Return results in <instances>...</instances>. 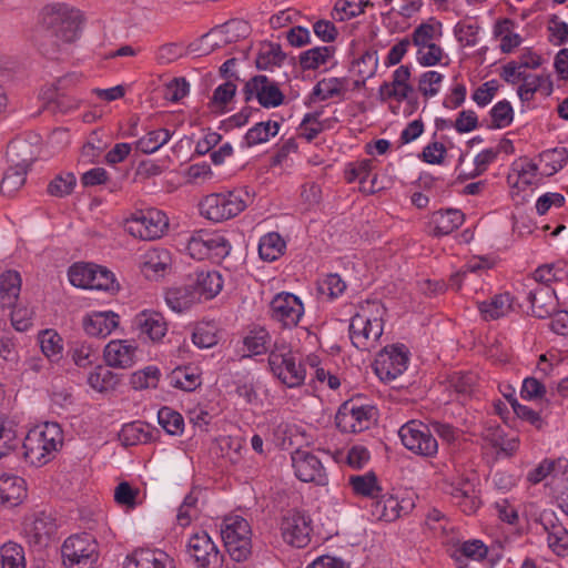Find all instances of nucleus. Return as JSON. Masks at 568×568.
Returning a JSON list of instances; mask_svg holds the SVG:
<instances>
[{
  "instance_id": "obj_1",
  "label": "nucleus",
  "mask_w": 568,
  "mask_h": 568,
  "mask_svg": "<svg viewBox=\"0 0 568 568\" xmlns=\"http://www.w3.org/2000/svg\"><path fill=\"white\" fill-rule=\"evenodd\" d=\"M42 27L49 31V42L41 44L43 54L55 58L64 44L73 43L80 36V12L64 3L45 6L40 13Z\"/></svg>"
},
{
  "instance_id": "obj_2",
  "label": "nucleus",
  "mask_w": 568,
  "mask_h": 568,
  "mask_svg": "<svg viewBox=\"0 0 568 568\" xmlns=\"http://www.w3.org/2000/svg\"><path fill=\"white\" fill-rule=\"evenodd\" d=\"M63 444V433L58 423L47 422L31 428L23 442V457L32 466L41 467L51 462Z\"/></svg>"
},
{
  "instance_id": "obj_3",
  "label": "nucleus",
  "mask_w": 568,
  "mask_h": 568,
  "mask_svg": "<svg viewBox=\"0 0 568 568\" xmlns=\"http://www.w3.org/2000/svg\"><path fill=\"white\" fill-rule=\"evenodd\" d=\"M383 313L384 307L379 302L367 301L351 318L349 338L357 349L369 352L376 348L384 329Z\"/></svg>"
},
{
  "instance_id": "obj_4",
  "label": "nucleus",
  "mask_w": 568,
  "mask_h": 568,
  "mask_svg": "<svg viewBox=\"0 0 568 568\" xmlns=\"http://www.w3.org/2000/svg\"><path fill=\"white\" fill-rule=\"evenodd\" d=\"M273 375L290 388L300 387L306 378V363L297 362L291 346L284 339L274 342L268 354Z\"/></svg>"
},
{
  "instance_id": "obj_5",
  "label": "nucleus",
  "mask_w": 568,
  "mask_h": 568,
  "mask_svg": "<svg viewBox=\"0 0 568 568\" xmlns=\"http://www.w3.org/2000/svg\"><path fill=\"white\" fill-rule=\"evenodd\" d=\"M247 197L242 191L212 193L200 202V212L210 221L223 222L242 213L247 206Z\"/></svg>"
},
{
  "instance_id": "obj_6",
  "label": "nucleus",
  "mask_w": 568,
  "mask_h": 568,
  "mask_svg": "<svg viewBox=\"0 0 568 568\" xmlns=\"http://www.w3.org/2000/svg\"><path fill=\"white\" fill-rule=\"evenodd\" d=\"M61 555L67 568H94L100 556L99 545L90 534H75L64 540Z\"/></svg>"
},
{
  "instance_id": "obj_7",
  "label": "nucleus",
  "mask_w": 568,
  "mask_h": 568,
  "mask_svg": "<svg viewBox=\"0 0 568 568\" xmlns=\"http://www.w3.org/2000/svg\"><path fill=\"white\" fill-rule=\"evenodd\" d=\"M221 536L233 560L243 561L251 555L252 531L247 520L243 517L239 515L225 517Z\"/></svg>"
},
{
  "instance_id": "obj_8",
  "label": "nucleus",
  "mask_w": 568,
  "mask_h": 568,
  "mask_svg": "<svg viewBox=\"0 0 568 568\" xmlns=\"http://www.w3.org/2000/svg\"><path fill=\"white\" fill-rule=\"evenodd\" d=\"M186 248L195 260L220 262L230 254L232 246L223 234L200 230L191 235Z\"/></svg>"
},
{
  "instance_id": "obj_9",
  "label": "nucleus",
  "mask_w": 568,
  "mask_h": 568,
  "mask_svg": "<svg viewBox=\"0 0 568 568\" xmlns=\"http://www.w3.org/2000/svg\"><path fill=\"white\" fill-rule=\"evenodd\" d=\"M398 436L402 444L416 455L434 457L438 452V443L429 426L422 422L415 419L407 422L399 428Z\"/></svg>"
},
{
  "instance_id": "obj_10",
  "label": "nucleus",
  "mask_w": 568,
  "mask_h": 568,
  "mask_svg": "<svg viewBox=\"0 0 568 568\" xmlns=\"http://www.w3.org/2000/svg\"><path fill=\"white\" fill-rule=\"evenodd\" d=\"M375 419V407L357 405L352 400L343 403L335 415L337 428L343 433L349 434H357L368 429Z\"/></svg>"
},
{
  "instance_id": "obj_11",
  "label": "nucleus",
  "mask_w": 568,
  "mask_h": 568,
  "mask_svg": "<svg viewBox=\"0 0 568 568\" xmlns=\"http://www.w3.org/2000/svg\"><path fill=\"white\" fill-rule=\"evenodd\" d=\"M169 227L166 214L156 209L135 213L126 223V230L134 237L144 241L160 239Z\"/></svg>"
},
{
  "instance_id": "obj_12",
  "label": "nucleus",
  "mask_w": 568,
  "mask_h": 568,
  "mask_svg": "<svg viewBox=\"0 0 568 568\" xmlns=\"http://www.w3.org/2000/svg\"><path fill=\"white\" fill-rule=\"evenodd\" d=\"M408 363V354L404 345H392L383 348L374 361V371L384 382H390L402 375Z\"/></svg>"
},
{
  "instance_id": "obj_13",
  "label": "nucleus",
  "mask_w": 568,
  "mask_h": 568,
  "mask_svg": "<svg viewBox=\"0 0 568 568\" xmlns=\"http://www.w3.org/2000/svg\"><path fill=\"white\" fill-rule=\"evenodd\" d=\"M304 314L301 300L287 292L276 294L270 303V316L284 328L295 327Z\"/></svg>"
},
{
  "instance_id": "obj_14",
  "label": "nucleus",
  "mask_w": 568,
  "mask_h": 568,
  "mask_svg": "<svg viewBox=\"0 0 568 568\" xmlns=\"http://www.w3.org/2000/svg\"><path fill=\"white\" fill-rule=\"evenodd\" d=\"M311 518L298 510H288L281 520L283 540L296 548H304L311 541Z\"/></svg>"
},
{
  "instance_id": "obj_15",
  "label": "nucleus",
  "mask_w": 568,
  "mask_h": 568,
  "mask_svg": "<svg viewBox=\"0 0 568 568\" xmlns=\"http://www.w3.org/2000/svg\"><path fill=\"white\" fill-rule=\"evenodd\" d=\"M245 102L256 99L263 108H276L284 101V94L275 81L266 75H255L251 78L243 88Z\"/></svg>"
},
{
  "instance_id": "obj_16",
  "label": "nucleus",
  "mask_w": 568,
  "mask_h": 568,
  "mask_svg": "<svg viewBox=\"0 0 568 568\" xmlns=\"http://www.w3.org/2000/svg\"><path fill=\"white\" fill-rule=\"evenodd\" d=\"M292 466L295 476L304 483H313L317 486L328 484V475L322 460L313 453L304 449H296L292 453Z\"/></svg>"
},
{
  "instance_id": "obj_17",
  "label": "nucleus",
  "mask_w": 568,
  "mask_h": 568,
  "mask_svg": "<svg viewBox=\"0 0 568 568\" xmlns=\"http://www.w3.org/2000/svg\"><path fill=\"white\" fill-rule=\"evenodd\" d=\"M187 552L197 568H221L222 566L223 556L204 530L191 536Z\"/></svg>"
},
{
  "instance_id": "obj_18",
  "label": "nucleus",
  "mask_w": 568,
  "mask_h": 568,
  "mask_svg": "<svg viewBox=\"0 0 568 568\" xmlns=\"http://www.w3.org/2000/svg\"><path fill=\"white\" fill-rule=\"evenodd\" d=\"M410 67L407 64L399 65L392 74V81L383 82L379 85L378 94L382 101L396 100L397 102L407 101L408 104L416 105L417 100L412 98L414 88L409 83Z\"/></svg>"
},
{
  "instance_id": "obj_19",
  "label": "nucleus",
  "mask_w": 568,
  "mask_h": 568,
  "mask_svg": "<svg viewBox=\"0 0 568 568\" xmlns=\"http://www.w3.org/2000/svg\"><path fill=\"white\" fill-rule=\"evenodd\" d=\"M414 503L410 498L399 499L393 494H379L372 504V515L386 523H393L412 511Z\"/></svg>"
},
{
  "instance_id": "obj_20",
  "label": "nucleus",
  "mask_w": 568,
  "mask_h": 568,
  "mask_svg": "<svg viewBox=\"0 0 568 568\" xmlns=\"http://www.w3.org/2000/svg\"><path fill=\"white\" fill-rule=\"evenodd\" d=\"M538 523L547 532L549 548L560 557L568 556V530L558 520L556 514L551 509H545L540 513Z\"/></svg>"
},
{
  "instance_id": "obj_21",
  "label": "nucleus",
  "mask_w": 568,
  "mask_h": 568,
  "mask_svg": "<svg viewBox=\"0 0 568 568\" xmlns=\"http://www.w3.org/2000/svg\"><path fill=\"white\" fill-rule=\"evenodd\" d=\"M132 327L140 338L153 343L160 342L168 332V323L164 316L155 311L144 310L135 315Z\"/></svg>"
},
{
  "instance_id": "obj_22",
  "label": "nucleus",
  "mask_w": 568,
  "mask_h": 568,
  "mask_svg": "<svg viewBox=\"0 0 568 568\" xmlns=\"http://www.w3.org/2000/svg\"><path fill=\"white\" fill-rule=\"evenodd\" d=\"M444 490L463 513L471 515L479 508L480 500L476 494L475 485L470 480L459 478L456 481L446 483Z\"/></svg>"
},
{
  "instance_id": "obj_23",
  "label": "nucleus",
  "mask_w": 568,
  "mask_h": 568,
  "mask_svg": "<svg viewBox=\"0 0 568 568\" xmlns=\"http://www.w3.org/2000/svg\"><path fill=\"white\" fill-rule=\"evenodd\" d=\"M138 346L134 341L112 339L104 347V359L108 366L129 368L136 361Z\"/></svg>"
},
{
  "instance_id": "obj_24",
  "label": "nucleus",
  "mask_w": 568,
  "mask_h": 568,
  "mask_svg": "<svg viewBox=\"0 0 568 568\" xmlns=\"http://www.w3.org/2000/svg\"><path fill=\"white\" fill-rule=\"evenodd\" d=\"M123 568H174V566L163 551L138 549L125 558Z\"/></svg>"
},
{
  "instance_id": "obj_25",
  "label": "nucleus",
  "mask_w": 568,
  "mask_h": 568,
  "mask_svg": "<svg viewBox=\"0 0 568 568\" xmlns=\"http://www.w3.org/2000/svg\"><path fill=\"white\" fill-rule=\"evenodd\" d=\"M534 316L547 318L557 308V296L550 286H537L527 293Z\"/></svg>"
},
{
  "instance_id": "obj_26",
  "label": "nucleus",
  "mask_w": 568,
  "mask_h": 568,
  "mask_svg": "<svg viewBox=\"0 0 568 568\" xmlns=\"http://www.w3.org/2000/svg\"><path fill=\"white\" fill-rule=\"evenodd\" d=\"M27 497V483L17 475H0V504L14 507L23 501Z\"/></svg>"
},
{
  "instance_id": "obj_27",
  "label": "nucleus",
  "mask_w": 568,
  "mask_h": 568,
  "mask_svg": "<svg viewBox=\"0 0 568 568\" xmlns=\"http://www.w3.org/2000/svg\"><path fill=\"white\" fill-rule=\"evenodd\" d=\"M187 280L201 301L213 298L223 287L222 276L216 271H199Z\"/></svg>"
},
{
  "instance_id": "obj_28",
  "label": "nucleus",
  "mask_w": 568,
  "mask_h": 568,
  "mask_svg": "<svg viewBox=\"0 0 568 568\" xmlns=\"http://www.w3.org/2000/svg\"><path fill=\"white\" fill-rule=\"evenodd\" d=\"M465 215L456 209L439 210L432 214L429 224L433 227L432 234L440 237L449 235L463 225Z\"/></svg>"
},
{
  "instance_id": "obj_29",
  "label": "nucleus",
  "mask_w": 568,
  "mask_h": 568,
  "mask_svg": "<svg viewBox=\"0 0 568 568\" xmlns=\"http://www.w3.org/2000/svg\"><path fill=\"white\" fill-rule=\"evenodd\" d=\"M547 477L568 481V460L566 458L545 459L528 473L527 479L531 484H539Z\"/></svg>"
},
{
  "instance_id": "obj_30",
  "label": "nucleus",
  "mask_w": 568,
  "mask_h": 568,
  "mask_svg": "<svg viewBox=\"0 0 568 568\" xmlns=\"http://www.w3.org/2000/svg\"><path fill=\"white\" fill-rule=\"evenodd\" d=\"M119 325V315L113 312H97L83 321V327L88 335L106 337Z\"/></svg>"
},
{
  "instance_id": "obj_31",
  "label": "nucleus",
  "mask_w": 568,
  "mask_h": 568,
  "mask_svg": "<svg viewBox=\"0 0 568 568\" xmlns=\"http://www.w3.org/2000/svg\"><path fill=\"white\" fill-rule=\"evenodd\" d=\"M514 307V297L508 292L496 294L478 303V311L485 321H496L507 316Z\"/></svg>"
},
{
  "instance_id": "obj_32",
  "label": "nucleus",
  "mask_w": 568,
  "mask_h": 568,
  "mask_svg": "<svg viewBox=\"0 0 568 568\" xmlns=\"http://www.w3.org/2000/svg\"><path fill=\"white\" fill-rule=\"evenodd\" d=\"M169 385L184 392H193L202 384L201 372L195 366H179L168 375Z\"/></svg>"
},
{
  "instance_id": "obj_33",
  "label": "nucleus",
  "mask_w": 568,
  "mask_h": 568,
  "mask_svg": "<svg viewBox=\"0 0 568 568\" xmlns=\"http://www.w3.org/2000/svg\"><path fill=\"white\" fill-rule=\"evenodd\" d=\"M165 301L175 312H183L193 304L201 302L189 280L182 286L170 288L165 294Z\"/></svg>"
},
{
  "instance_id": "obj_34",
  "label": "nucleus",
  "mask_w": 568,
  "mask_h": 568,
  "mask_svg": "<svg viewBox=\"0 0 568 568\" xmlns=\"http://www.w3.org/2000/svg\"><path fill=\"white\" fill-rule=\"evenodd\" d=\"M29 166L30 163L27 160L10 166L3 174L0 192L6 196H13L24 184Z\"/></svg>"
},
{
  "instance_id": "obj_35",
  "label": "nucleus",
  "mask_w": 568,
  "mask_h": 568,
  "mask_svg": "<svg viewBox=\"0 0 568 568\" xmlns=\"http://www.w3.org/2000/svg\"><path fill=\"white\" fill-rule=\"evenodd\" d=\"M21 290V276L17 271H6L0 275V300L2 307L14 306Z\"/></svg>"
},
{
  "instance_id": "obj_36",
  "label": "nucleus",
  "mask_w": 568,
  "mask_h": 568,
  "mask_svg": "<svg viewBox=\"0 0 568 568\" xmlns=\"http://www.w3.org/2000/svg\"><path fill=\"white\" fill-rule=\"evenodd\" d=\"M54 528L52 518L42 511L36 514L31 521L26 524L24 530L32 542L42 544L53 534Z\"/></svg>"
},
{
  "instance_id": "obj_37",
  "label": "nucleus",
  "mask_w": 568,
  "mask_h": 568,
  "mask_svg": "<svg viewBox=\"0 0 568 568\" xmlns=\"http://www.w3.org/2000/svg\"><path fill=\"white\" fill-rule=\"evenodd\" d=\"M306 369H310L312 381L318 383L320 386H327L331 389H337L341 381L337 375L333 374L323 365L317 355L311 354L305 358Z\"/></svg>"
},
{
  "instance_id": "obj_38",
  "label": "nucleus",
  "mask_w": 568,
  "mask_h": 568,
  "mask_svg": "<svg viewBox=\"0 0 568 568\" xmlns=\"http://www.w3.org/2000/svg\"><path fill=\"white\" fill-rule=\"evenodd\" d=\"M348 485L352 487L353 493L361 497L375 499L382 491L378 479L373 471L363 475H351L348 477Z\"/></svg>"
},
{
  "instance_id": "obj_39",
  "label": "nucleus",
  "mask_w": 568,
  "mask_h": 568,
  "mask_svg": "<svg viewBox=\"0 0 568 568\" xmlns=\"http://www.w3.org/2000/svg\"><path fill=\"white\" fill-rule=\"evenodd\" d=\"M285 247L282 236L276 232H270L260 239L258 255L263 261L273 262L283 255Z\"/></svg>"
},
{
  "instance_id": "obj_40",
  "label": "nucleus",
  "mask_w": 568,
  "mask_h": 568,
  "mask_svg": "<svg viewBox=\"0 0 568 568\" xmlns=\"http://www.w3.org/2000/svg\"><path fill=\"white\" fill-rule=\"evenodd\" d=\"M151 438L152 435L149 432L148 426L142 422L125 424L119 433V440L125 447L146 444Z\"/></svg>"
},
{
  "instance_id": "obj_41",
  "label": "nucleus",
  "mask_w": 568,
  "mask_h": 568,
  "mask_svg": "<svg viewBox=\"0 0 568 568\" xmlns=\"http://www.w3.org/2000/svg\"><path fill=\"white\" fill-rule=\"evenodd\" d=\"M68 355L78 367L87 368L99 359L98 348L88 342H74L70 345Z\"/></svg>"
},
{
  "instance_id": "obj_42",
  "label": "nucleus",
  "mask_w": 568,
  "mask_h": 568,
  "mask_svg": "<svg viewBox=\"0 0 568 568\" xmlns=\"http://www.w3.org/2000/svg\"><path fill=\"white\" fill-rule=\"evenodd\" d=\"M243 344L250 355H261L272 349L271 335L264 327L251 329L244 337Z\"/></svg>"
},
{
  "instance_id": "obj_43",
  "label": "nucleus",
  "mask_w": 568,
  "mask_h": 568,
  "mask_svg": "<svg viewBox=\"0 0 568 568\" xmlns=\"http://www.w3.org/2000/svg\"><path fill=\"white\" fill-rule=\"evenodd\" d=\"M278 130L280 123L276 121L258 122L246 132L244 136L245 144L253 146L267 142L271 136L278 133Z\"/></svg>"
},
{
  "instance_id": "obj_44",
  "label": "nucleus",
  "mask_w": 568,
  "mask_h": 568,
  "mask_svg": "<svg viewBox=\"0 0 568 568\" xmlns=\"http://www.w3.org/2000/svg\"><path fill=\"white\" fill-rule=\"evenodd\" d=\"M39 343L42 353L51 362H58L61 359L63 351V341L62 337L55 331H42L39 334Z\"/></svg>"
},
{
  "instance_id": "obj_45",
  "label": "nucleus",
  "mask_w": 568,
  "mask_h": 568,
  "mask_svg": "<svg viewBox=\"0 0 568 568\" xmlns=\"http://www.w3.org/2000/svg\"><path fill=\"white\" fill-rule=\"evenodd\" d=\"M236 89L237 87L233 80H226L224 83L217 85L210 99V108L216 112H226L229 103L232 102L235 97Z\"/></svg>"
},
{
  "instance_id": "obj_46",
  "label": "nucleus",
  "mask_w": 568,
  "mask_h": 568,
  "mask_svg": "<svg viewBox=\"0 0 568 568\" xmlns=\"http://www.w3.org/2000/svg\"><path fill=\"white\" fill-rule=\"evenodd\" d=\"M334 49L332 47H315L306 50L300 55V64L303 70H315L326 64L332 58Z\"/></svg>"
},
{
  "instance_id": "obj_47",
  "label": "nucleus",
  "mask_w": 568,
  "mask_h": 568,
  "mask_svg": "<svg viewBox=\"0 0 568 568\" xmlns=\"http://www.w3.org/2000/svg\"><path fill=\"white\" fill-rule=\"evenodd\" d=\"M171 136V132L168 129L153 130L138 140L136 148L145 154H151L166 144Z\"/></svg>"
},
{
  "instance_id": "obj_48",
  "label": "nucleus",
  "mask_w": 568,
  "mask_h": 568,
  "mask_svg": "<svg viewBox=\"0 0 568 568\" xmlns=\"http://www.w3.org/2000/svg\"><path fill=\"white\" fill-rule=\"evenodd\" d=\"M2 568H26L24 550L19 544L9 541L0 548Z\"/></svg>"
},
{
  "instance_id": "obj_49",
  "label": "nucleus",
  "mask_w": 568,
  "mask_h": 568,
  "mask_svg": "<svg viewBox=\"0 0 568 568\" xmlns=\"http://www.w3.org/2000/svg\"><path fill=\"white\" fill-rule=\"evenodd\" d=\"M369 0H337L333 9V18L338 21H346L364 12Z\"/></svg>"
},
{
  "instance_id": "obj_50",
  "label": "nucleus",
  "mask_w": 568,
  "mask_h": 568,
  "mask_svg": "<svg viewBox=\"0 0 568 568\" xmlns=\"http://www.w3.org/2000/svg\"><path fill=\"white\" fill-rule=\"evenodd\" d=\"M284 58L285 55L283 54L278 44L266 43L262 45L258 51L255 60L256 68L260 70L272 69L276 65H280Z\"/></svg>"
},
{
  "instance_id": "obj_51",
  "label": "nucleus",
  "mask_w": 568,
  "mask_h": 568,
  "mask_svg": "<svg viewBox=\"0 0 568 568\" xmlns=\"http://www.w3.org/2000/svg\"><path fill=\"white\" fill-rule=\"evenodd\" d=\"M346 80L338 78L323 79L313 89V95L322 101L339 97L345 90Z\"/></svg>"
},
{
  "instance_id": "obj_52",
  "label": "nucleus",
  "mask_w": 568,
  "mask_h": 568,
  "mask_svg": "<svg viewBox=\"0 0 568 568\" xmlns=\"http://www.w3.org/2000/svg\"><path fill=\"white\" fill-rule=\"evenodd\" d=\"M159 424L170 435H181L184 428L182 415L170 407H162L158 413Z\"/></svg>"
},
{
  "instance_id": "obj_53",
  "label": "nucleus",
  "mask_w": 568,
  "mask_h": 568,
  "mask_svg": "<svg viewBox=\"0 0 568 568\" xmlns=\"http://www.w3.org/2000/svg\"><path fill=\"white\" fill-rule=\"evenodd\" d=\"M93 265L84 263L72 265L68 272L70 283L75 287L91 290L92 278H94Z\"/></svg>"
},
{
  "instance_id": "obj_54",
  "label": "nucleus",
  "mask_w": 568,
  "mask_h": 568,
  "mask_svg": "<svg viewBox=\"0 0 568 568\" xmlns=\"http://www.w3.org/2000/svg\"><path fill=\"white\" fill-rule=\"evenodd\" d=\"M491 124L489 129H504L510 125L514 120V110L507 100L497 102L489 112Z\"/></svg>"
},
{
  "instance_id": "obj_55",
  "label": "nucleus",
  "mask_w": 568,
  "mask_h": 568,
  "mask_svg": "<svg viewBox=\"0 0 568 568\" xmlns=\"http://www.w3.org/2000/svg\"><path fill=\"white\" fill-rule=\"evenodd\" d=\"M372 169L373 161L371 159L349 163L345 170V180L347 183L358 181L362 187L365 189V183L371 175Z\"/></svg>"
},
{
  "instance_id": "obj_56",
  "label": "nucleus",
  "mask_w": 568,
  "mask_h": 568,
  "mask_svg": "<svg viewBox=\"0 0 568 568\" xmlns=\"http://www.w3.org/2000/svg\"><path fill=\"white\" fill-rule=\"evenodd\" d=\"M140 489L128 481H121L114 488V501L126 509H134L138 506Z\"/></svg>"
},
{
  "instance_id": "obj_57",
  "label": "nucleus",
  "mask_w": 568,
  "mask_h": 568,
  "mask_svg": "<svg viewBox=\"0 0 568 568\" xmlns=\"http://www.w3.org/2000/svg\"><path fill=\"white\" fill-rule=\"evenodd\" d=\"M77 183L71 172L58 174L48 185V193L52 196L64 197L72 193Z\"/></svg>"
},
{
  "instance_id": "obj_58",
  "label": "nucleus",
  "mask_w": 568,
  "mask_h": 568,
  "mask_svg": "<svg viewBox=\"0 0 568 568\" xmlns=\"http://www.w3.org/2000/svg\"><path fill=\"white\" fill-rule=\"evenodd\" d=\"M116 376L106 367L97 366L88 376L89 385L99 392L112 388L116 384Z\"/></svg>"
},
{
  "instance_id": "obj_59",
  "label": "nucleus",
  "mask_w": 568,
  "mask_h": 568,
  "mask_svg": "<svg viewBox=\"0 0 568 568\" xmlns=\"http://www.w3.org/2000/svg\"><path fill=\"white\" fill-rule=\"evenodd\" d=\"M444 75L437 71H426L418 79V91L426 98L438 94Z\"/></svg>"
},
{
  "instance_id": "obj_60",
  "label": "nucleus",
  "mask_w": 568,
  "mask_h": 568,
  "mask_svg": "<svg viewBox=\"0 0 568 568\" xmlns=\"http://www.w3.org/2000/svg\"><path fill=\"white\" fill-rule=\"evenodd\" d=\"M160 369L155 366H148L135 372L131 377V384L135 389L155 388L160 381Z\"/></svg>"
},
{
  "instance_id": "obj_61",
  "label": "nucleus",
  "mask_w": 568,
  "mask_h": 568,
  "mask_svg": "<svg viewBox=\"0 0 568 568\" xmlns=\"http://www.w3.org/2000/svg\"><path fill=\"white\" fill-rule=\"evenodd\" d=\"M19 444L14 426L11 423H0V459L13 452Z\"/></svg>"
},
{
  "instance_id": "obj_62",
  "label": "nucleus",
  "mask_w": 568,
  "mask_h": 568,
  "mask_svg": "<svg viewBox=\"0 0 568 568\" xmlns=\"http://www.w3.org/2000/svg\"><path fill=\"white\" fill-rule=\"evenodd\" d=\"M346 288V283L338 274H328L318 283V292L331 300L341 296Z\"/></svg>"
},
{
  "instance_id": "obj_63",
  "label": "nucleus",
  "mask_w": 568,
  "mask_h": 568,
  "mask_svg": "<svg viewBox=\"0 0 568 568\" xmlns=\"http://www.w3.org/2000/svg\"><path fill=\"white\" fill-rule=\"evenodd\" d=\"M513 171L517 173L518 179L526 185H531L538 174V165L528 158H519L511 164Z\"/></svg>"
},
{
  "instance_id": "obj_64",
  "label": "nucleus",
  "mask_w": 568,
  "mask_h": 568,
  "mask_svg": "<svg viewBox=\"0 0 568 568\" xmlns=\"http://www.w3.org/2000/svg\"><path fill=\"white\" fill-rule=\"evenodd\" d=\"M94 278H92L91 290H100L114 292L118 290V284L114 274L108 268L99 265H93Z\"/></svg>"
}]
</instances>
